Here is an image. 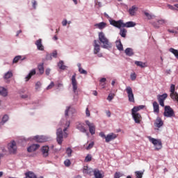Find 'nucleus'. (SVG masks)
I'll list each match as a JSON object with an SVG mask.
<instances>
[{
  "mask_svg": "<svg viewBox=\"0 0 178 178\" xmlns=\"http://www.w3.org/2000/svg\"><path fill=\"white\" fill-rule=\"evenodd\" d=\"M36 72H35V69H33L31 70L29 73L28 74V75L25 77L26 79V81H29V80L33 77V76H34V74H35Z\"/></svg>",
  "mask_w": 178,
  "mask_h": 178,
  "instance_id": "393cba45",
  "label": "nucleus"
},
{
  "mask_svg": "<svg viewBox=\"0 0 178 178\" xmlns=\"http://www.w3.org/2000/svg\"><path fill=\"white\" fill-rule=\"evenodd\" d=\"M50 55H51V58H58V51L54 50Z\"/></svg>",
  "mask_w": 178,
  "mask_h": 178,
  "instance_id": "09e8293b",
  "label": "nucleus"
},
{
  "mask_svg": "<svg viewBox=\"0 0 178 178\" xmlns=\"http://www.w3.org/2000/svg\"><path fill=\"white\" fill-rule=\"evenodd\" d=\"M131 115L135 123H136L137 124H140V123H141V120H143V117H141V114L137 112L131 111Z\"/></svg>",
  "mask_w": 178,
  "mask_h": 178,
  "instance_id": "1a4fd4ad",
  "label": "nucleus"
},
{
  "mask_svg": "<svg viewBox=\"0 0 178 178\" xmlns=\"http://www.w3.org/2000/svg\"><path fill=\"white\" fill-rule=\"evenodd\" d=\"M73 152V150H72V148H70V147H67V149H66V154H67V156L69 157V158H70V156H72V153Z\"/></svg>",
  "mask_w": 178,
  "mask_h": 178,
  "instance_id": "79ce46f5",
  "label": "nucleus"
},
{
  "mask_svg": "<svg viewBox=\"0 0 178 178\" xmlns=\"http://www.w3.org/2000/svg\"><path fill=\"white\" fill-rule=\"evenodd\" d=\"M99 41L102 44L101 47L104 48V49H111V48H112V43L106 38L104 32L99 33Z\"/></svg>",
  "mask_w": 178,
  "mask_h": 178,
  "instance_id": "f03ea898",
  "label": "nucleus"
},
{
  "mask_svg": "<svg viewBox=\"0 0 178 178\" xmlns=\"http://www.w3.org/2000/svg\"><path fill=\"white\" fill-rule=\"evenodd\" d=\"M168 8H169L171 10H177V8H175L174 6L170 4L167 5Z\"/></svg>",
  "mask_w": 178,
  "mask_h": 178,
  "instance_id": "bf43d9fd",
  "label": "nucleus"
},
{
  "mask_svg": "<svg viewBox=\"0 0 178 178\" xmlns=\"http://www.w3.org/2000/svg\"><path fill=\"white\" fill-rule=\"evenodd\" d=\"M79 72L81 74H87V71L83 68H79Z\"/></svg>",
  "mask_w": 178,
  "mask_h": 178,
  "instance_id": "864d4df0",
  "label": "nucleus"
},
{
  "mask_svg": "<svg viewBox=\"0 0 178 178\" xmlns=\"http://www.w3.org/2000/svg\"><path fill=\"white\" fill-rule=\"evenodd\" d=\"M99 136L102 138H104L106 143H111V141H113V140H115V138H118V135H116L114 133H110L106 136L105 133L102 131L99 134Z\"/></svg>",
  "mask_w": 178,
  "mask_h": 178,
  "instance_id": "20e7f679",
  "label": "nucleus"
},
{
  "mask_svg": "<svg viewBox=\"0 0 178 178\" xmlns=\"http://www.w3.org/2000/svg\"><path fill=\"white\" fill-rule=\"evenodd\" d=\"M45 60H52V55L49 54H46Z\"/></svg>",
  "mask_w": 178,
  "mask_h": 178,
  "instance_id": "3c124183",
  "label": "nucleus"
},
{
  "mask_svg": "<svg viewBox=\"0 0 178 178\" xmlns=\"http://www.w3.org/2000/svg\"><path fill=\"white\" fill-rule=\"evenodd\" d=\"M135 65L142 68L147 67L148 66L145 63H143L142 61H135Z\"/></svg>",
  "mask_w": 178,
  "mask_h": 178,
  "instance_id": "f704fd0d",
  "label": "nucleus"
},
{
  "mask_svg": "<svg viewBox=\"0 0 178 178\" xmlns=\"http://www.w3.org/2000/svg\"><path fill=\"white\" fill-rule=\"evenodd\" d=\"M39 148H40V145L33 144L27 148V151L28 152H34V151H37V149Z\"/></svg>",
  "mask_w": 178,
  "mask_h": 178,
  "instance_id": "6ab92c4d",
  "label": "nucleus"
},
{
  "mask_svg": "<svg viewBox=\"0 0 178 178\" xmlns=\"http://www.w3.org/2000/svg\"><path fill=\"white\" fill-rule=\"evenodd\" d=\"M38 69L39 71L40 74H44V63H42L40 64H38Z\"/></svg>",
  "mask_w": 178,
  "mask_h": 178,
  "instance_id": "e433bc0d",
  "label": "nucleus"
},
{
  "mask_svg": "<svg viewBox=\"0 0 178 178\" xmlns=\"http://www.w3.org/2000/svg\"><path fill=\"white\" fill-rule=\"evenodd\" d=\"M169 51L171 52V54H173V55H175V58H177V59H178V50L177 49H175L173 48H170Z\"/></svg>",
  "mask_w": 178,
  "mask_h": 178,
  "instance_id": "58836bf2",
  "label": "nucleus"
},
{
  "mask_svg": "<svg viewBox=\"0 0 178 178\" xmlns=\"http://www.w3.org/2000/svg\"><path fill=\"white\" fill-rule=\"evenodd\" d=\"M41 152L43 158H48V156H49V146L42 147Z\"/></svg>",
  "mask_w": 178,
  "mask_h": 178,
  "instance_id": "dca6fc26",
  "label": "nucleus"
},
{
  "mask_svg": "<svg viewBox=\"0 0 178 178\" xmlns=\"http://www.w3.org/2000/svg\"><path fill=\"white\" fill-rule=\"evenodd\" d=\"M144 108H145V106H144V105H140V106H134L131 109V112H136V113H138V111H141V109H144Z\"/></svg>",
  "mask_w": 178,
  "mask_h": 178,
  "instance_id": "473e14b6",
  "label": "nucleus"
},
{
  "mask_svg": "<svg viewBox=\"0 0 178 178\" xmlns=\"http://www.w3.org/2000/svg\"><path fill=\"white\" fill-rule=\"evenodd\" d=\"M64 165L65 166H70V165H72V163L70 162V160L69 159H66L65 161H64Z\"/></svg>",
  "mask_w": 178,
  "mask_h": 178,
  "instance_id": "8fccbe9b",
  "label": "nucleus"
},
{
  "mask_svg": "<svg viewBox=\"0 0 178 178\" xmlns=\"http://www.w3.org/2000/svg\"><path fill=\"white\" fill-rule=\"evenodd\" d=\"M165 73L167 74H170L172 73V70H165Z\"/></svg>",
  "mask_w": 178,
  "mask_h": 178,
  "instance_id": "338daca9",
  "label": "nucleus"
},
{
  "mask_svg": "<svg viewBox=\"0 0 178 178\" xmlns=\"http://www.w3.org/2000/svg\"><path fill=\"white\" fill-rule=\"evenodd\" d=\"M76 129L79 130L81 133H86L87 136H88V133H87V129L84 127V123L78 122L76 123Z\"/></svg>",
  "mask_w": 178,
  "mask_h": 178,
  "instance_id": "2eb2a0df",
  "label": "nucleus"
},
{
  "mask_svg": "<svg viewBox=\"0 0 178 178\" xmlns=\"http://www.w3.org/2000/svg\"><path fill=\"white\" fill-rule=\"evenodd\" d=\"M109 23L111 26L114 27H117V29H122V24H123V20L120 19L118 21H115V19H109Z\"/></svg>",
  "mask_w": 178,
  "mask_h": 178,
  "instance_id": "f8f14e48",
  "label": "nucleus"
},
{
  "mask_svg": "<svg viewBox=\"0 0 178 178\" xmlns=\"http://www.w3.org/2000/svg\"><path fill=\"white\" fill-rule=\"evenodd\" d=\"M135 175H136V178H143V175H144V172L136 171Z\"/></svg>",
  "mask_w": 178,
  "mask_h": 178,
  "instance_id": "a19ab883",
  "label": "nucleus"
},
{
  "mask_svg": "<svg viewBox=\"0 0 178 178\" xmlns=\"http://www.w3.org/2000/svg\"><path fill=\"white\" fill-rule=\"evenodd\" d=\"M70 111H74V108H72L70 106H67L65 111V120H67V118H69V112H70Z\"/></svg>",
  "mask_w": 178,
  "mask_h": 178,
  "instance_id": "7c9ffc66",
  "label": "nucleus"
},
{
  "mask_svg": "<svg viewBox=\"0 0 178 178\" xmlns=\"http://www.w3.org/2000/svg\"><path fill=\"white\" fill-rule=\"evenodd\" d=\"M93 174H94L95 178H104V176H102V174L98 169L94 170Z\"/></svg>",
  "mask_w": 178,
  "mask_h": 178,
  "instance_id": "a878e982",
  "label": "nucleus"
},
{
  "mask_svg": "<svg viewBox=\"0 0 178 178\" xmlns=\"http://www.w3.org/2000/svg\"><path fill=\"white\" fill-rule=\"evenodd\" d=\"M71 80H72L73 92H74L75 95H77V94H79V92H77V80H76V74L72 75Z\"/></svg>",
  "mask_w": 178,
  "mask_h": 178,
  "instance_id": "ddd939ff",
  "label": "nucleus"
},
{
  "mask_svg": "<svg viewBox=\"0 0 178 178\" xmlns=\"http://www.w3.org/2000/svg\"><path fill=\"white\" fill-rule=\"evenodd\" d=\"M54 87H55V83H54V81H51L50 84L46 88V90H51L54 88Z\"/></svg>",
  "mask_w": 178,
  "mask_h": 178,
  "instance_id": "49530a36",
  "label": "nucleus"
},
{
  "mask_svg": "<svg viewBox=\"0 0 178 178\" xmlns=\"http://www.w3.org/2000/svg\"><path fill=\"white\" fill-rule=\"evenodd\" d=\"M8 120H9V115H8V114H5L2 118L1 122H0V127L3 126V124L8 122Z\"/></svg>",
  "mask_w": 178,
  "mask_h": 178,
  "instance_id": "cd10ccee",
  "label": "nucleus"
},
{
  "mask_svg": "<svg viewBox=\"0 0 178 178\" xmlns=\"http://www.w3.org/2000/svg\"><path fill=\"white\" fill-rule=\"evenodd\" d=\"M106 113L108 118H111V111H107L106 112Z\"/></svg>",
  "mask_w": 178,
  "mask_h": 178,
  "instance_id": "774afa93",
  "label": "nucleus"
},
{
  "mask_svg": "<svg viewBox=\"0 0 178 178\" xmlns=\"http://www.w3.org/2000/svg\"><path fill=\"white\" fill-rule=\"evenodd\" d=\"M163 116L165 118H175L176 115L175 114V111H173V108L170 106H165Z\"/></svg>",
  "mask_w": 178,
  "mask_h": 178,
  "instance_id": "423d86ee",
  "label": "nucleus"
},
{
  "mask_svg": "<svg viewBox=\"0 0 178 178\" xmlns=\"http://www.w3.org/2000/svg\"><path fill=\"white\" fill-rule=\"evenodd\" d=\"M125 91L128 95V99L129 102H135L134 94L133 93V89L130 86H127Z\"/></svg>",
  "mask_w": 178,
  "mask_h": 178,
  "instance_id": "6e6552de",
  "label": "nucleus"
},
{
  "mask_svg": "<svg viewBox=\"0 0 178 178\" xmlns=\"http://www.w3.org/2000/svg\"><path fill=\"white\" fill-rule=\"evenodd\" d=\"M0 95L8 97V90L4 87L0 86Z\"/></svg>",
  "mask_w": 178,
  "mask_h": 178,
  "instance_id": "bb28decb",
  "label": "nucleus"
},
{
  "mask_svg": "<svg viewBox=\"0 0 178 178\" xmlns=\"http://www.w3.org/2000/svg\"><path fill=\"white\" fill-rule=\"evenodd\" d=\"M24 59H26V57L22 58V56H17L13 58V63H17L19 60H24Z\"/></svg>",
  "mask_w": 178,
  "mask_h": 178,
  "instance_id": "c9c22d12",
  "label": "nucleus"
},
{
  "mask_svg": "<svg viewBox=\"0 0 178 178\" xmlns=\"http://www.w3.org/2000/svg\"><path fill=\"white\" fill-rule=\"evenodd\" d=\"M120 35H121V37H122L123 38H126V34H127V30H126V29H120Z\"/></svg>",
  "mask_w": 178,
  "mask_h": 178,
  "instance_id": "4c0bfd02",
  "label": "nucleus"
},
{
  "mask_svg": "<svg viewBox=\"0 0 178 178\" xmlns=\"http://www.w3.org/2000/svg\"><path fill=\"white\" fill-rule=\"evenodd\" d=\"M154 126L156 127H158V129H161V127H162V126H163V121L162 120V119L159 117H157L156 119V121L154 122Z\"/></svg>",
  "mask_w": 178,
  "mask_h": 178,
  "instance_id": "a211bd4d",
  "label": "nucleus"
},
{
  "mask_svg": "<svg viewBox=\"0 0 178 178\" xmlns=\"http://www.w3.org/2000/svg\"><path fill=\"white\" fill-rule=\"evenodd\" d=\"M136 22H133V21H129L126 22L125 24L123 23L122 21V27H127V29L130 28V27H134L136 26Z\"/></svg>",
  "mask_w": 178,
  "mask_h": 178,
  "instance_id": "aec40b11",
  "label": "nucleus"
},
{
  "mask_svg": "<svg viewBox=\"0 0 178 178\" xmlns=\"http://www.w3.org/2000/svg\"><path fill=\"white\" fill-rule=\"evenodd\" d=\"M41 86H42V83H41L40 81H38L36 82L35 85V88L36 90H40V88H41Z\"/></svg>",
  "mask_w": 178,
  "mask_h": 178,
  "instance_id": "37998d69",
  "label": "nucleus"
},
{
  "mask_svg": "<svg viewBox=\"0 0 178 178\" xmlns=\"http://www.w3.org/2000/svg\"><path fill=\"white\" fill-rule=\"evenodd\" d=\"M92 159V156H91V154H88L85 158V162H91Z\"/></svg>",
  "mask_w": 178,
  "mask_h": 178,
  "instance_id": "c03bdc74",
  "label": "nucleus"
},
{
  "mask_svg": "<svg viewBox=\"0 0 178 178\" xmlns=\"http://www.w3.org/2000/svg\"><path fill=\"white\" fill-rule=\"evenodd\" d=\"M130 79L132 81H134L137 79V74L135 72H132L130 75Z\"/></svg>",
  "mask_w": 178,
  "mask_h": 178,
  "instance_id": "a18cd8bd",
  "label": "nucleus"
},
{
  "mask_svg": "<svg viewBox=\"0 0 178 178\" xmlns=\"http://www.w3.org/2000/svg\"><path fill=\"white\" fill-rule=\"evenodd\" d=\"M108 101H109V102H111V101H112V99H113V96L111 94H109L108 97H107Z\"/></svg>",
  "mask_w": 178,
  "mask_h": 178,
  "instance_id": "052dcab7",
  "label": "nucleus"
},
{
  "mask_svg": "<svg viewBox=\"0 0 178 178\" xmlns=\"http://www.w3.org/2000/svg\"><path fill=\"white\" fill-rule=\"evenodd\" d=\"M124 54L125 55H127V56H133V55H134V51L133 50V49L127 47L124 50Z\"/></svg>",
  "mask_w": 178,
  "mask_h": 178,
  "instance_id": "4be33fe9",
  "label": "nucleus"
},
{
  "mask_svg": "<svg viewBox=\"0 0 178 178\" xmlns=\"http://www.w3.org/2000/svg\"><path fill=\"white\" fill-rule=\"evenodd\" d=\"M157 22L160 26H162V24H165L168 22L165 19H159Z\"/></svg>",
  "mask_w": 178,
  "mask_h": 178,
  "instance_id": "de8ad7c7",
  "label": "nucleus"
},
{
  "mask_svg": "<svg viewBox=\"0 0 178 178\" xmlns=\"http://www.w3.org/2000/svg\"><path fill=\"white\" fill-rule=\"evenodd\" d=\"M86 115L88 118H90V110H88V108L86 109Z\"/></svg>",
  "mask_w": 178,
  "mask_h": 178,
  "instance_id": "e2e57ef3",
  "label": "nucleus"
},
{
  "mask_svg": "<svg viewBox=\"0 0 178 178\" xmlns=\"http://www.w3.org/2000/svg\"><path fill=\"white\" fill-rule=\"evenodd\" d=\"M21 97L23 98V99H26V98H29V95H21Z\"/></svg>",
  "mask_w": 178,
  "mask_h": 178,
  "instance_id": "69168bd1",
  "label": "nucleus"
},
{
  "mask_svg": "<svg viewBox=\"0 0 178 178\" xmlns=\"http://www.w3.org/2000/svg\"><path fill=\"white\" fill-rule=\"evenodd\" d=\"M3 77L4 80H8V79L13 77V73L12 71H8L4 74Z\"/></svg>",
  "mask_w": 178,
  "mask_h": 178,
  "instance_id": "c85d7f7f",
  "label": "nucleus"
},
{
  "mask_svg": "<svg viewBox=\"0 0 178 178\" xmlns=\"http://www.w3.org/2000/svg\"><path fill=\"white\" fill-rule=\"evenodd\" d=\"M176 86L175 84H171L170 92H171L170 97L172 99H175L177 97V92L175 91Z\"/></svg>",
  "mask_w": 178,
  "mask_h": 178,
  "instance_id": "f3484780",
  "label": "nucleus"
},
{
  "mask_svg": "<svg viewBox=\"0 0 178 178\" xmlns=\"http://www.w3.org/2000/svg\"><path fill=\"white\" fill-rule=\"evenodd\" d=\"M86 124H87L88 127H89V132L92 136L95 134V125L94 123L90 122L89 120L85 121Z\"/></svg>",
  "mask_w": 178,
  "mask_h": 178,
  "instance_id": "4468645a",
  "label": "nucleus"
},
{
  "mask_svg": "<svg viewBox=\"0 0 178 178\" xmlns=\"http://www.w3.org/2000/svg\"><path fill=\"white\" fill-rule=\"evenodd\" d=\"M65 127L63 129V131H62V128H58L56 131V141L59 145H62V143H63V136L66 138L67 137V133H66V131L69 127H70V121H66L65 122ZM64 131V134H63Z\"/></svg>",
  "mask_w": 178,
  "mask_h": 178,
  "instance_id": "f257e3e1",
  "label": "nucleus"
},
{
  "mask_svg": "<svg viewBox=\"0 0 178 178\" xmlns=\"http://www.w3.org/2000/svg\"><path fill=\"white\" fill-rule=\"evenodd\" d=\"M95 27H98L99 30H103V29H105V27H106V23L102 22L98 24H95Z\"/></svg>",
  "mask_w": 178,
  "mask_h": 178,
  "instance_id": "c756f323",
  "label": "nucleus"
},
{
  "mask_svg": "<svg viewBox=\"0 0 178 178\" xmlns=\"http://www.w3.org/2000/svg\"><path fill=\"white\" fill-rule=\"evenodd\" d=\"M152 24L155 29H159L161 27V25H159V22H158V21L153 22Z\"/></svg>",
  "mask_w": 178,
  "mask_h": 178,
  "instance_id": "603ef678",
  "label": "nucleus"
},
{
  "mask_svg": "<svg viewBox=\"0 0 178 178\" xmlns=\"http://www.w3.org/2000/svg\"><path fill=\"white\" fill-rule=\"evenodd\" d=\"M94 172L92 168H90L88 166H84L83 169V173L85 175H91V173Z\"/></svg>",
  "mask_w": 178,
  "mask_h": 178,
  "instance_id": "5701e85b",
  "label": "nucleus"
},
{
  "mask_svg": "<svg viewBox=\"0 0 178 178\" xmlns=\"http://www.w3.org/2000/svg\"><path fill=\"white\" fill-rule=\"evenodd\" d=\"M122 177V174L120 172H116L114 175V178H120Z\"/></svg>",
  "mask_w": 178,
  "mask_h": 178,
  "instance_id": "4d7b16f0",
  "label": "nucleus"
},
{
  "mask_svg": "<svg viewBox=\"0 0 178 178\" xmlns=\"http://www.w3.org/2000/svg\"><path fill=\"white\" fill-rule=\"evenodd\" d=\"M147 138L149 141H150V143H152L156 151H159V149H162V142L161 141V140L154 138L151 136H148Z\"/></svg>",
  "mask_w": 178,
  "mask_h": 178,
  "instance_id": "39448f33",
  "label": "nucleus"
},
{
  "mask_svg": "<svg viewBox=\"0 0 178 178\" xmlns=\"http://www.w3.org/2000/svg\"><path fill=\"white\" fill-rule=\"evenodd\" d=\"M45 73L47 76H49L50 73H51V69L49 68H47L45 70Z\"/></svg>",
  "mask_w": 178,
  "mask_h": 178,
  "instance_id": "680f3d73",
  "label": "nucleus"
},
{
  "mask_svg": "<svg viewBox=\"0 0 178 178\" xmlns=\"http://www.w3.org/2000/svg\"><path fill=\"white\" fill-rule=\"evenodd\" d=\"M153 109L155 113H159V104H158V102H153Z\"/></svg>",
  "mask_w": 178,
  "mask_h": 178,
  "instance_id": "2f4dec72",
  "label": "nucleus"
},
{
  "mask_svg": "<svg viewBox=\"0 0 178 178\" xmlns=\"http://www.w3.org/2000/svg\"><path fill=\"white\" fill-rule=\"evenodd\" d=\"M137 9L138 8L136 7V6H132L131 8L129 10V15H131V16H134L136 10H137Z\"/></svg>",
  "mask_w": 178,
  "mask_h": 178,
  "instance_id": "72a5a7b5",
  "label": "nucleus"
},
{
  "mask_svg": "<svg viewBox=\"0 0 178 178\" xmlns=\"http://www.w3.org/2000/svg\"><path fill=\"white\" fill-rule=\"evenodd\" d=\"M94 50L93 52L95 55H97L98 58H102V53H99V51H101V46L98 44V41L97 40H94Z\"/></svg>",
  "mask_w": 178,
  "mask_h": 178,
  "instance_id": "0eeeda50",
  "label": "nucleus"
},
{
  "mask_svg": "<svg viewBox=\"0 0 178 178\" xmlns=\"http://www.w3.org/2000/svg\"><path fill=\"white\" fill-rule=\"evenodd\" d=\"M58 66L59 69H60L61 70H65L66 69V65H64L63 60L60 61L58 63Z\"/></svg>",
  "mask_w": 178,
  "mask_h": 178,
  "instance_id": "ea45409f",
  "label": "nucleus"
},
{
  "mask_svg": "<svg viewBox=\"0 0 178 178\" xmlns=\"http://www.w3.org/2000/svg\"><path fill=\"white\" fill-rule=\"evenodd\" d=\"M8 149L10 154H16L17 147L16 146V142L15 140H13L11 143L8 144Z\"/></svg>",
  "mask_w": 178,
  "mask_h": 178,
  "instance_id": "9d476101",
  "label": "nucleus"
},
{
  "mask_svg": "<svg viewBox=\"0 0 178 178\" xmlns=\"http://www.w3.org/2000/svg\"><path fill=\"white\" fill-rule=\"evenodd\" d=\"M92 147H94V142H91L88 147H86V149H91V148H92Z\"/></svg>",
  "mask_w": 178,
  "mask_h": 178,
  "instance_id": "13d9d810",
  "label": "nucleus"
},
{
  "mask_svg": "<svg viewBox=\"0 0 178 178\" xmlns=\"http://www.w3.org/2000/svg\"><path fill=\"white\" fill-rule=\"evenodd\" d=\"M62 25L63 26H65L67 25V19H64L63 22H62Z\"/></svg>",
  "mask_w": 178,
  "mask_h": 178,
  "instance_id": "0e129e2a",
  "label": "nucleus"
},
{
  "mask_svg": "<svg viewBox=\"0 0 178 178\" xmlns=\"http://www.w3.org/2000/svg\"><path fill=\"white\" fill-rule=\"evenodd\" d=\"M144 15L147 17L148 20H151V19H152V15H151L149 13L145 12Z\"/></svg>",
  "mask_w": 178,
  "mask_h": 178,
  "instance_id": "5fc2aeb1",
  "label": "nucleus"
},
{
  "mask_svg": "<svg viewBox=\"0 0 178 178\" xmlns=\"http://www.w3.org/2000/svg\"><path fill=\"white\" fill-rule=\"evenodd\" d=\"M115 45L118 51H123V44H122L120 39L115 41Z\"/></svg>",
  "mask_w": 178,
  "mask_h": 178,
  "instance_id": "b1692460",
  "label": "nucleus"
},
{
  "mask_svg": "<svg viewBox=\"0 0 178 178\" xmlns=\"http://www.w3.org/2000/svg\"><path fill=\"white\" fill-rule=\"evenodd\" d=\"M32 140H35V141H37V143H45V141H47V138L44 136H35L33 138H24V137H22L20 138V141H22V143H27V141H31Z\"/></svg>",
  "mask_w": 178,
  "mask_h": 178,
  "instance_id": "7ed1b4c3",
  "label": "nucleus"
},
{
  "mask_svg": "<svg viewBox=\"0 0 178 178\" xmlns=\"http://www.w3.org/2000/svg\"><path fill=\"white\" fill-rule=\"evenodd\" d=\"M166 98H168V93L157 95V99L161 106H165V100Z\"/></svg>",
  "mask_w": 178,
  "mask_h": 178,
  "instance_id": "9b49d317",
  "label": "nucleus"
},
{
  "mask_svg": "<svg viewBox=\"0 0 178 178\" xmlns=\"http://www.w3.org/2000/svg\"><path fill=\"white\" fill-rule=\"evenodd\" d=\"M32 6L33 9H37V1L32 0Z\"/></svg>",
  "mask_w": 178,
  "mask_h": 178,
  "instance_id": "6e6d98bb",
  "label": "nucleus"
},
{
  "mask_svg": "<svg viewBox=\"0 0 178 178\" xmlns=\"http://www.w3.org/2000/svg\"><path fill=\"white\" fill-rule=\"evenodd\" d=\"M35 44L38 51H44V46L42 45V40L41 39L36 40Z\"/></svg>",
  "mask_w": 178,
  "mask_h": 178,
  "instance_id": "412c9836",
  "label": "nucleus"
}]
</instances>
